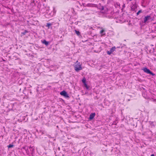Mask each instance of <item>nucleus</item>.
Wrapping results in <instances>:
<instances>
[{
	"instance_id": "obj_1",
	"label": "nucleus",
	"mask_w": 156,
	"mask_h": 156,
	"mask_svg": "<svg viewBox=\"0 0 156 156\" xmlns=\"http://www.w3.org/2000/svg\"><path fill=\"white\" fill-rule=\"evenodd\" d=\"M42 12L45 13L44 16L46 18H49L52 16L53 14V12H49L50 10L48 7L44 8L41 9Z\"/></svg>"
},
{
	"instance_id": "obj_2",
	"label": "nucleus",
	"mask_w": 156,
	"mask_h": 156,
	"mask_svg": "<svg viewBox=\"0 0 156 156\" xmlns=\"http://www.w3.org/2000/svg\"><path fill=\"white\" fill-rule=\"evenodd\" d=\"M74 69L75 70L78 72L79 71L82 69V67L81 65L80 62H79L78 61H77L75 63L74 66Z\"/></svg>"
},
{
	"instance_id": "obj_3",
	"label": "nucleus",
	"mask_w": 156,
	"mask_h": 156,
	"mask_svg": "<svg viewBox=\"0 0 156 156\" xmlns=\"http://www.w3.org/2000/svg\"><path fill=\"white\" fill-rule=\"evenodd\" d=\"M143 70L144 72L147 74H151L152 76L154 75V74L152 73V72H151L149 69H147L146 67L144 68Z\"/></svg>"
},
{
	"instance_id": "obj_4",
	"label": "nucleus",
	"mask_w": 156,
	"mask_h": 156,
	"mask_svg": "<svg viewBox=\"0 0 156 156\" xmlns=\"http://www.w3.org/2000/svg\"><path fill=\"white\" fill-rule=\"evenodd\" d=\"M29 148L30 151V153L32 154H33L35 153V148L34 146H30Z\"/></svg>"
},
{
	"instance_id": "obj_5",
	"label": "nucleus",
	"mask_w": 156,
	"mask_h": 156,
	"mask_svg": "<svg viewBox=\"0 0 156 156\" xmlns=\"http://www.w3.org/2000/svg\"><path fill=\"white\" fill-rule=\"evenodd\" d=\"M22 150L25 151L27 154L29 155L30 154V151H29V147L27 146H24L22 147Z\"/></svg>"
},
{
	"instance_id": "obj_6",
	"label": "nucleus",
	"mask_w": 156,
	"mask_h": 156,
	"mask_svg": "<svg viewBox=\"0 0 156 156\" xmlns=\"http://www.w3.org/2000/svg\"><path fill=\"white\" fill-rule=\"evenodd\" d=\"M116 48L115 47H113L111 48L109 51H108L107 53L108 55H110L115 50Z\"/></svg>"
},
{
	"instance_id": "obj_7",
	"label": "nucleus",
	"mask_w": 156,
	"mask_h": 156,
	"mask_svg": "<svg viewBox=\"0 0 156 156\" xmlns=\"http://www.w3.org/2000/svg\"><path fill=\"white\" fill-rule=\"evenodd\" d=\"M151 19V17L150 16H147L144 17L143 19L144 23H145L147 22L148 21L150 20Z\"/></svg>"
},
{
	"instance_id": "obj_8",
	"label": "nucleus",
	"mask_w": 156,
	"mask_h": 156,
	"mask_svg": "<svg viewBox=\"0 0 156 156\" xmlns=\"http://www.w3.org/2000/svg\"><path fill=\"white\" fill-rule=\"evenodd\" d=\"M95 113H91L89 119L90 120L92 119L95 117Z\"/></svg>"
},
{
	"instance_id": "obj_9",
	"label": "nucleus",
	"mask_w": 156,
	"mask_h": 156,
	"mask_svg": "<svg viewBox=\"0 0 156 156\" xmlns=\"http://www.w3.org/2000/svg\"><path fill=\"white\" fill-rule=\"evenodd\" d=\"M42 43L45 44L46 46H47L49 44V42L48 41H46L45 40H44L42 41Z\"/></svg>"
},
{
	"instance_id": "obj_10",
	"label": "nucleus",
	"mask_w": 156,
	"mask_h": 156,
	"mask_svg": "<svg viewBox=\"0 0 156 156\" xmlns=\"http://www.w3.org/2000/svg\"><path fill=\"white\" fill-rule=\"evenodd\" d=\"M115 6L116 8H120V4L119 3L117 2L115 4Z\"/></svg>"
},
{
	"instance_id": "obj_11",
	"label": "nucleus",
	"mask_w": 156,
	"mask_h": 156,
	"mask_svg": "<svg viewBox=\"0 0 156 156\" xmlns=\"http://www.w3.org/2000/svg\"><path fill=\"white\" fill-rule=\"evenodd\" d=\"M66 93L67 92L63 90L60 93V94L64 96V95L65 94H66Z\"/></svg>"
},
{
	"instance_id": "obj_12",
	"label": "nucleus",
	"mask_w": 156,
	"mask_h": 156,
	"mask_svg": "<svg viewBox=\"0 0 156 156\" xmlns=\"http://www.w3.org/2000/svg\"><path fill=\"white\" fill-rule=\"evenodd\" d=\"M75 31L77 35L79 36L80 35V33L79 31L75 30Z\"/></svg>"
},
{
	"instance_id": "obj_13",
	"label": "nucleus",
	"mask_w": 156,
	"mask_h": 156,
	"mask_svg": "<svg viewBox=\"0 0 156 156\" xmlns=\"http://www.w3.org/2000/svg\"><path fill=\"white\" fill-rule=\"evenodd\" d=\"M104 8L103 6L101 7V10L100 12L102 13H105V12L104 11Z\"/></svg>"
},
{
	"instance_id": "obj_14",
	"label": "nucleus",
	"mask_w": 156,
	"mask_h": 156,
	"mask_svg": "<svg viewBox=\"0 0 156 156\" xmlns=\"http://www.w3.org/2000/svg\"><path fill=\"white\" fill-rule=\"evenodd\" d=\"M149 123H150V125L152 126H152L154 127L155 126V125H154L153 122L150 121Z\"/></svg>"
},
{
	"instance_id": "obj_15",
	"label": "nucleus",
	"mask_w": 156,
	"mask_h": 156,
	"mask_svg": "<svg viewBox=\"0 0 156 156\" xmlns=\"http://www.w3.org/2000/svg\"><path fill=\"white\" fill-rule=\"evenodd\" d=\"M142 12V10H140L138 11V12L136 13V16L138 15L140 13H141Z\"/></svg>"
},
{
	"instance_id": "obj_16",
	"label": "nucleus",
	"mask_w": 156,
	"mask_h": 156,
	"mask_svg": "<svg viewBox=\"0 0 156 156\" xmlns=\"http://www.w3.org/2000/svg\"><path fill=\"white\" fill-rule=\"evenodd\" d=\"M13 146H14L13 145L10 144L9 145H8L7 147L9 148H11L13 147Z\"/></svg>"
},
{
	"instance_id": "obj_17",
	"label": "nucleus",
	"mask_w": 156,
	"mask_h": 156,
	"mask_svg": "<svg viewBox=\"0 0 156 156\" xmlns=\"http://www.w3.org/2000/svg\"><path fill=\"white\" fill-rule=\"evenodd\" d=\"M86 80L84 78H83L82 80V81L83 83V84L85 83H86Z\"/></svg>"
},
{
	"instance_id": "obj_18",
	"label": "nucleus",
	"mask_w": 156,
	"mask_h": 156,
	"mask_svg": "<svg viewBox=\"0 0 156 156\" xmlns=\"http://www.w3.org/2000/svg\"><path fill=\"white\" fill-rule=\"evenodd\" d=\"M84 85L85 86V87H86V88L87 89H88V86L87 84L86 83H84Z\"/></svg>"
},
{
	"instance_id": "obj_19",
	"label": "nucleus",
	"mask_w": 156,
	"mask_h": 156,
	"mask_svg": "<svg viewBox=\"0 0 156 156\" xmlns=\"http://www.w3.org/2000/svg\"><path fill=\"white\" fill-rule=\"evenodd\" d=\"M64 96L66 98L69 97V95L67 93H66V94H65Z\"/></svg>"
},
{
	"instance_id": "obj_20",
	"label": "nucleus",
	"mask_w": 156,
	"mask_h": 156,
	"mask_svg": "<svg viewBox=\"0 0 156 156\" xmlns=\"http://www.w3.org/2000/svg\"><path fill=\"white\" fill-rule=\"evenodd\" d=\"M104 30H101L100 31V33L101 34H102V35H103L104 34H103V33H104Z\"/></svg>"
},
{
	"instance_id": "obj_21",
	"label": "nucleus",
	"mask_w": 156,
	"mask_h": 156,
	"mask_svg": "<svg viewBox=\"0 0 156 156\" xmlns=\"http://www.w3.org/2000/svg\"><path fill=\"white\" fill-rule=\"evenodd\" d=\"M51 24L50 23H47V24L46 26L48 27H49L50 26H51Z\"/></svg>"
},
{
	"instance_id": "obj_22",
	"label": "nucleus",
	"mask_w": 156,
	"mask_h": 156,
	"mask_svg": "<svg viewBox=\"0 0 156 156\" xmlns=\"http://www.w3.org/2000/svg\"><path fill=\"white\" fill-rule=\"evenodd\" d=\"M27 32H28L26 30H25L22 33V34L23 35H25L27 33Z\"/></svg>"
},
{
	"instance_id": "obj_23",
	"label": "nucleus",
	"mask_w": 156,
	"mask_h": 156,
	"mask_svg": "<svg viewBox=\"0 0 156 156\" xmlns=\"http://www.w3.org/2000/svg\"><path fill=\"white\" fill-rule=\"evenodd\" d=\"M117 122L116 121H114L112 124V125H116L117 123Z\"/></svg>"
},
{
	"instance_id": "obj_24",
	"label": "nucleus",
	"mask_w": 156,
	"mask_h": 156,
	"mask_svg": "<svg viewBox=\"0 0 156 156\" xmlns=\"http://www.w3.org/2000/svg\"><path fill=\"white\" fill-rule=\"evenodd\" d=\"M142 94H143V96L144 97H145V98H146V95L145 94V92L143 93Z\"/></svg>"
},
{
	"instance_id": "obj_25",
	"label": "nucleus",
	"mask_w": 156,
	"mask_h": 156,
	"mask_svg": "<svg viewBox=\"0 0 156 156\" xmlns=\"http://www.w3.org/2000/svg\"><path fill=\"white\" fill-rule=\"evenodd\" d=\"M94 5L92 4H88V6H93Z\"/></svg>"
},
{
	"instance_id": "obj_26",
	"label": "nucleus",
	"mask_w": 156,
	"mask_h": 156,
	"mask_svg": "<svg viewBox=\"0 0 156 156\" xmlns=\"http://www.w3.org/2000/svg\"><path fill=\"white\" fill-rule=\"evenodd\" d=\"M125 4H124L123 5H122V8H124L125 7Z\"/></svg>"
},
{
	"instance_id": "obj_27",
	"label": "nucleus",
	"mask_w": 156,
	"mask_h": 156,
	"mask_svg": "<svg viewBox=\"0 0 156 156\" xmlns=\"http://www.w3.org/2000/svg\"><path fill=\"white\" fill-rule=\"evenodd\" d=\"M110 18H114V17L113 16H111L110 17Z\"/></svg>"
},
{
	"instance_id": "obj_28",
	"label": "nucleus",
	"mask_w": 156,
	"mask_h": 156,
	"mask_svg": "<svg viewBox=\"0 0 156 156\" xmlns=\"http://www.w3.org/2000/svg\"><path fill=\"white\" fill-rule=\"evenodd\" d=\"M77 3H79L81 6H82V5L80 4V3L79 2H77Z\"/></svg>"
},
{
	"instance_id": "obj_29",
	"label": "nucleus",
	"mask_w": 156,
	"mask_h": 156,
	"mask_svg": "<svg viewBox=\"0 0 156 156\" xmlns=\"http://www.w3.org/2000/svg\"><path fill=\"white\" fill-rule=\"evenodd\" d=\"M151 156H154V154H152L151 155Z\"/></svg>"
},
{
	"instance_id": "obj_30",
	"label": "nucleus",
	"mask_w": 156,
	"mask_h": 156,
	"mask_svg": "<svg viewBox=\"0 0 156 156\" xmlns=\"http://www.w3.org/2000/svg\"><path fill=\"white\" fill-rule=\"evenodd\" d=\"M48 137H49V138H51L50 135L48 136Z\"/></svg>"
},
{
	"instance_id": "obj_31",
	"label": "nucleus",
	"mask_w": 156,
	"mask_h": 156,
	"mask_svg": "<svg viewBox=\"0 0 156 156\" xmlns=\"http://www.w3.org/2000/svg\"><path fill=\"white\" fill-rule=\"evenodd\" d=\"M82 4V5H83L84 6V3H83Z\"/></svg>"
},
{
	"instance_id": "obj_32",
	"label": "nucleus",
	"mask_w": 156,
	"mask_h": 156,
	"mask_svg": "<svg viewBox=\"0 0 156 156\" xmlns=\"http://www.w3.org/2000/svg\"><path fill=\"white\" fill-rule=\"evenodd\" d=\"M130 1H131L132 0H129Z\"/></svg>"
}]
</instances>
